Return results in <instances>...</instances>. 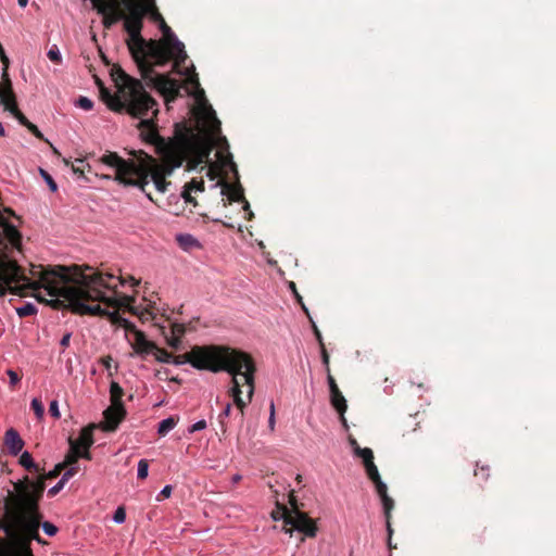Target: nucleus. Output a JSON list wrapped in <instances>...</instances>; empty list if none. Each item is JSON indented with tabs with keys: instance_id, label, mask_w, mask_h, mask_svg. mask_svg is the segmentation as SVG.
I'll list each match as a JSON object with an SVG mask.
<instances>
[{
	"instance_id": "nucleus-40",
	"label": "nucleus",
	"mask_w": 556,
	"mask_h": 556,
	"mask_svg": "<svg viewBox=\"0 0 556 556\" xmlns=\"http://www.w3.org/2000/svg\"><path fill=\"white\" fill-rule=\"evenodd\" d=\"M76 103L79 108L86 111L91 110L93 106V102L87 97H79Z\"/></svg>"
},
{
	"instance_id": "nucleus-54",
	"label": "nucleus",
	"mask_w": 556,
	"mask_h": 556,
	"mask_svg": "<svg viewBox=\"0 0 556 556\" xmlns=\"http://www.w3.org/2000/svg\"><path fill=\"white\" fill-rule=\"evenodd\" d=\"M139 318L142 321H148L150 319H153L154 317L148 308H143L139 314Z\"/></svg>"
},
{
	"instance_id": "nucleus-25",
	"label": "nucleus",
	"mask_w": 556,
	"mask_h": 556,
	"mask_svg": "<svg viewBox=\"0 0 556 556\" xmlns=\"http://www.w3.org/2000/svg\"><path fill=\"white\" fill-rule=\"evenodd\" d=\"M20 464L30 472H40L41 468L37 464L34 463L31 454L27 451L24 452L20 457Z\"/></svg>"
},
{
	"instance_id": "nucleus-22",
	"label": "nucleus",
	"mask_w": 556,
	"mask_h": 556,
	"mask_svg": "<svg viewBox=\"0 0 556 556\" xmlns=\"http://www.w3.org/2000/svg\"><path fill=\"white\" fill-rule=\"evenodd\" d=\"M63 162L66 166L71 165V168L74 174L79 175V177H83L85 180L88 181V178L85 176V170H87L88 173H91V166L89 164L84 165L83 159H76V161H75L76 164H74V163L71 164L70 160H67V159H63Z\"/></svg>"
},
{
	"instance_id": "nucleus-58",
	"label": "nucleus",
	"mask_w": 556,
	"mask_h": 556,
	"mask_svg": "<svg viewBox=\"0 0 556 556\" xmlns=\"http://www.w3.org/2000/svg\"><path fill=\"white\" fill-rule=\"evenodd\" d=\"M71 337H72V333L71 332H66L63 336V338L61 339L60 344H61L63 350H65L70 345Z\"/></svg>"
},
{
	"instance_id": "nucleus-47",
	"label": "nucleus",
	"mask_w": 556,
	"mask_h": 556,
	"mask_svg": "<svg viewBox=\"0 0 556 556\" xmlns=\"http://www.w3.org/2000/svg\"><path fill=\"white\" fill-rule=\"evenodd\" d=\"M231 409H232V406L230 403H228L225 408L223 409V412L219 414V422L222 425V427H224V424H225V418L229 417L230 414H231Z\"/></svg>"
},
{
	"instance_id": "nucleus-42",
	"label": "nucleus",
	"mask_w": 556,
	"mask_h": 556,
	"mask_svg": "<svg viewBox=\"0 0 556 556\" xmlns=\"http://www.w3.org/2000/svg\"><path fill=\"white\" fill-rule=\"evenodd\" d=\"M186 332V327L184 324H173L170 327V334L182 337Z\"/></svg>"
},
{
	"instance_id": "nucleus-52",
	"label": "nucleus",
	"mask_w": 556,
	"mask_h": 556,
	"mask_svg": "<svg viewBox=\"0 0 556 556\" xmlns=\"http://www.w3.org/2000/svg\"><path fill=\"white\" fill-rule=\"evenodd\" d=\"M206 428V421L205 420H199L197 421L195 424H193L190 428H189V432L190 433H193L195 431H200V430H203Z\"/></svg>"
},
{
	"instance_id": "nucleus-57",
	"label": "nucleus",
	"mask_w": 556,
	"mask_h": 556,
	"mask_svg": "<svg viewBox=\"0 0 556 556\" xmlns=\"http://www.w3.org/2000/svg\"><path fill=\"white\" fill-rule=\"evenodd\" d=\"M112 362H113V358L112 356L110 355H106V356H103L101 359H100V363L103 365V367L108 370L111 369V366H112Z\"/></svg>"
},
{
	"instance_id": "nucleus-13",
	"label": "nucleus",
	"mask_w": 556,
	"mask_h": 556,
	"mask_svg": "<svg viewBox=\"0 0 556 556\" xmlns=\"http://www.w3.org/2000/svg\"><path fill=\"white\" fill-rule=\"evenodd\" d=\"M126 414H127V412H126L125 405L111 404L103 412L105 422L102 426V429L108 432L115 431L117 429L118 425L125 419Z\"/></svg>"
},
{
	"instance_id": "nucleus-43",
	"label": "nucleus",
	"mask_w": 556,
	"mask_h": 556,
	"mask_svg": "<svg viewBox=\"0 0 556 556\" xmlns=\"http://www.w3.org/2000/svg\"><path fill=\"white\" fill-rule=\"evenodd\" d=\"M27 129H28V130H29V131H30V132H31L36 138L40 139V140H42V141H45V142H48V139H46V138L43 137V134L39 130V128H38L35 124L30 123V124L27 126Z\"/></svg>"
},
{
	"instance_id": "nucleus-32",
	"label": "nucleus",
	"mask_w": 556,
	"mask_h": 556,
	"mask_svg": "<svg viewBox=\"0 0 556 556\" xmlns=\"http://www.w3.org/2000/svg\"><path fill=\"white\" fill-rule=\"evenodd\" d=\"M49 60L53 63L61 64L62 63V55L60 53V50L56 45H53L48 53H47Z\"/></svg>"
},
{
	"instance_id": "nucleus-20",
	"label": "nucleus",
	"mask_w": 556,
	"mask_h": 556,
	"mask_svg": "<svg viewBox=\"0 0 556 556\" xmlns=\"http://www.w3.org/2000/svg\"><path fill=\"white\" fill-rule=\"evenodd\" d=\"M4 110L10 112L17 121L21 125H23L24 127L27 128V126L31 123L27 119V117L20 111L18 106H17V101L16 99L13 100V101H10V102H4V104H2Z\"/></svg>"
},
{
	"instance_id": "nucleus-31",
	"label": "nucleus",
	"mask_w": 556,
	"mask_h": 556,
	"mask_svg": "<svg viewBox=\"0 0 556 556\" xmlns=\"http://www.w3.org/2000/svg\"><path fill=\"white\" fill-rule=\"evenodd\" d=\"M108 319L113 324V325H117L119 327H124V325H127V320L126 318L122 317L116 311L115 312H109V314H106Z\"/></svg>"
},
{
	"instance_id": "nucleus-53",
	"label": "nucleus",
	"mask_w": 556,
	"mask_h": 556,
	"mask_svg": "<svg viewBox=\"0 0 556 556\" xmlns=\"http://www.w3.org/2000/svg\"><path fill=\"white\" fill-rule=\"evenodd\" d=\"M90 447H80L78 448L79 458H84L87 460H91V453L89 452Z\"/></svg>"
},
{
	"instance_id": "nucleus-60",
	"label": "nucleus",
	"mask_w": 556,
	"mask_h": 556,
	"mask_svg": "<svg viewBox=\"0 0 556 556\" xmlns=\"http://www.w3.org/2000/svg\"><path fill=\"white\" fill-rule=\"evenodd\" d=\"M123 328L126 330V332L134 333V336L136 334V330H138L136 326L129 320H127V325H124Z\"/></svg>"
},
{
	"instance_id": "nucleus-23",
	"label": "nucleus",
	"mask_w": 556,
	"mask_h": 556,
	"mask_svg": "<svg viewBox=\"0 0 556 556\" xmlns=\"http://www.w3.org/2000/svg\"><path fill=\"white\" fill-rule=\"evenodd\" d=\"M124 390L118 382L112 381L110 384V400L111 404L124 405L123 403Z\"/></svg>"
},
{
	"instance_id": "nucleus-34",
	"label": "nucleus",
	"mask_w": 556,
	"mask_h": 556,
	"mask_svg": "<svg viewBox=\"0 0 556 556\" xmlns=\"http://www.w3.org/2000/svg\"><path fill=\"white\" fill-rule=\"evenodd\" d=\"M40 527L42 528L43 532L49 536H54L59 531L56 526L49 521H42V519L40 520Z\"/></svg>"
},
{
	"instance_id": "nucleus-51",
	"label": "nucleus",
	"mask_w": 556,
	"mask_h": 556,
	"mask_svg": "<svg viewBox=\"0 0 556 556\" xmlns=\"http://www.w3.org/2000/svg\"><path fill=\"white\" fill-rule=\"evenodd\" d=\"M327 380L329 384L330 393L339 391L338 384L333 378V376L329 372H327Z\"/></svg>"
},
{
	"instance_id": "nucleus-29",
	"label": "nucleus",
	"mask_w": 556,
	"mask_h": 556,
	"mask_svg": "<svg viewBox=\"0 0 556 556\" xmlns=\"http://www.w3.org/2000/svg\"><path fill=\"white\" fill-rule=\"evenodd\" d=\"M16 313L22 318L23 317H28V316L35 315L37 313V308H36V306L34 304L26 303L23 306L17 307L16 308Z\"/></svg>"
},
{
	"instance_id": "nucleus-10",
	"label": "nucleus",
	"mask_w": 556,
	"mask_h": 556,
	"mask_svg": "<svg viewBox=\"0 0 556 556\" xmlns=\"http://www.w3.org/2000/svg\"><path fill=\"white\" fill-rule=\"evenodd\" d=\"M355 455L361 457L363 459L366 473L368 478L372 481L375 484L376 491L381 500L383 511L386 516L387 521V529L389 533V547L392 548L391 544V535L393 533V530L391 528V510L394 507V501L388 495V488L387 484L381 480V477L379 475L378 468L374 463V453L369 447H356Z\"/></svg>"
},
{
	"instance_id": "nucleus-48",
	"label": "nucleus",
	"mask_w": 556,
	"mask_h": 556,
	"mask_svg": "<svg viewBox=\"0 0 556 556\" xmlns=\"http://www.w3.org/2000/svg\"><path fill=\"white\" fill-rule=\"evenodd\" d=\"M191 192H192V191H191V190H189V188L185 186V188H184V191H182L181 195H182V198L185 199V202H186V203H190V204L195 205V204H197V202H195V199L191 195Z\"/></svg>"
},
{
	"instance_id": "nucleus-12",
	"label": "nucleus",
	"mask_w": 556,
	"mask_h": 556,
	"mask_svg": "<svg viewBox=\"0 0 556 556\" xmlns=\"http://www.w3.org/2000/svg\"><path fill=\"white\" fill-rule=\"evenodd\" d=\"M92 8L102 16L104 28L110 29L113 25L125 17L123 9L124 0H90Z\"/></svg>"
},
{
	"instance_id": "nucleus-37",
	"label": "nucleus",
	"mask_w": 556,
	"mask_h": 556,
	"mask_svg": "<svg viewBox=\"0 0 556 556\" xmlns=\"http://www.w3.org/2000/svg\"><path fill=\"white\" fill-rule=\"evenodd\" d=\"M475 476L477 478H480L482 481H486L490 476L489 466H477V469L475 470Z\"/></svg>"
},
{
	"instance_id": "nucleus-38",
	"label": "nucleus",
	"mask_w": 556,
	"mask_h": 556,
	"mask_svg": "<svg viewBox=\"0 0 556 556\" xmlns=\"http://www.w3.org/2000/svg\"><path fill=\"white\" fill-rule=\"evenodd\" d=\"M78 466H68L63 470L64 473L61 480L66 483L71 478H73L78 472Z\"/></svg>"
},
{
	"instance_id": "nucleus-15",
	"label": "nucleus",
	"mask_w": 556,
	"mask_h": 556,
	"mask_svg": "<svg viewBox=\"0 0 556 556\" xmlns=\"http://www.w3.org/2000/svg\"><path fill=\"white\" fill-rule=\"evenodd\" d=\"M9 67L3 66L1 75V87H0V103L10 102L16 99L13 90L12 81L8 73Z\"/></svg>"
},
{
	"instance_id": "nucleus-49",
	"label": "nucleus",
	"mask_w": 556,
	"mask_h": 556,
	"mask_svg": "<svg viewBox=\"0 0 556 556\" xmlns=\"http://www.w3.org/2000/svg\"><path fill=\"white\" fill-rule=\"evenodd\" d=\"M64 485H65V482L60 480L54 486L49 489L48 495L51 497L55 496L64 488Z\"/></svg>"
},
{
	"instance_id": "nucleus-28",
	"label": "nucleus",
	"mask_w": 556,
	"mask_h": 556,
	"mask_svg": "<svg viewBox=\"0 0 556 556\" xmlns=\"http://www.w3.org/2000/svg\"><path fill=\"white\" fill-rule=\"evenodd\" d=\"M177 241L184 249H191L198 245V241L191 235H179Z\"/></svg>"
},
{
	"instance_id": "nucleus-62",
	"label": "nucleus",
	"mask_w": 556,
	"mask_h": 556,
	"mask_svg": "<svg viewBox=\"0 0 556 556\" xmlns=\"http://www.w3.org/2000/svg\"><path fill=\"white\" fill-rule=\"evenodd\" d=\"M313 329H314V334L319 343V346L321 348V343H324L321 332L319 331V329L317 328V326L315 324L313 325Z\"/></svg>"
},
{
	"instance_id": "nucleus-19",
	"label": "nucleus",
	"mask_w": 556,
	"mask_h": 556,
	"mask_svg": "<svg viewBox=\"0 0 556 556\" xmlns=\"http://www.w3.org/2000/svg\"><path fill=\"white\" fill-rule=\"evenodd\" d=\"M330 397L332 406L340 414L342 422L345 424L344 413L348 408L346 400L344 399L340 390L330 393Z\"/></svg>"
},
{
	"instance_id": "nucleus-24",
	"label": "nucleus",
	"mask_w": 556,
	"mask_h": 556,
	"mask_svg": "<svg viewBox=\"0 0 556 556\" xmlns=\"http://www.w3.org/2000/svg\"><path fill=\"white\" fill-rule=\"evenodd\" d=\"M79 459L78 448L75 444H70V450L66 453L64 460L61 462V465L65 468L68 466H76L77 462Z\"/></svg>"
},
{
	"instance_id": "nucleus-30",
	"label": "nucleus",
	"mask_w": 556,
	"mask_h": 556,
	"mask_svg": "<svg viewBox=\"0 0 556 556\" xmlns=\"http://www.w3.org/2000/svg\"><path fill=\"white\" fill-rule=\"evenodd\" d=\"M30 407L34 410L36 417L38 419H42L45 415V407L42 402L39 399L35 397L31 400Z\"/></svg>"
},
{
	"instance_id": "nucleus-14",
	"label": "nucleus",
	"mask_w": 556,
	"mask_h": 556,
	"mask_svg": "<svg viewBox=\"0 0 556 556\" xmlns=\"http://www.w3.org/2000/svg\"><path fill=\"white\" fill-rule=\"evenodd\" d=\"M4 444L9 453L16 456L24 447V441L14 428H10L4 434Z\"/></svg>"
},
{
	"instance_id": "nucleus-4",
	"label": "nucleus",
	"mask_w": 556,
	"mask_h": 556,
	"mask_svg": "<svg viewBox=\"0 0 556 556\" xmlns=\"http://www.w3.org/2000/svg\"><path fill=\"white\" fill-rule=\"evenodd\" d=\"M125 10L124 28L128 33L127 46L136 62L142 79L148 86L159 90L167 101H174L180 97V85L176 79L166 75L156 74L150 60H144L147 40L141 36L144 15L138 0H124Z\"/></svg>"
},
{
	"instance_id": "nucleus-17",
	"label": "nucleus",
	"mask_w": 556,
	"mask_h": 556,
	"mask_svg": "<svg viewBox=\"0 0 556 556\" xmlns=\"http://www.w3.org/2000/svg\"><path fill=\"white\" fill-rule=\"evenodd\" d=\"M132 346L135 351L139 354H150L153 352V349H156V344L152 341L147 340L146 334L140 330H136Z\"/></svg>"
},
{
	"instance_id": "nucleus-9",
	"label": "nucleus",
	"mask_w": 556,
	"mask_h": 556,
	"mask_svg": "<svg viewBox=\"0 0 556 556\" xmlns=\"http://www.w3.org/2000/svg\"><path fill=\"white\" fill-rule=\"evenodd\" d=\"M237 350L223 345H194L185 354L173 356L172 363L181 365L189 363L199 370H208L219 372L222 370H230L228 359Z\"/></svg>"
},
{
	"instance_id": "nucleus-11",
	"label": "nucleus",
	"mask_w": 556,
	"mask_h": 556,
	"mask_svg": "<svg viewBox=\"0 0 556 556\" xmlns=\"http://www.w3.org/2000/svg\"><path fill=\"white\" fill-rule=\"evenodd\" d=\"M290 504L292 506V510H289L287 507H282V530L290 535H292L293 530H298L305 536L315 538L318 530L316 522L308 517L306 513H303L298 508L296 498L293 495V492L290 494Z\"/></svg>"
},
{
	"instance_id": "nucleus-2",
	"label": "nucleus",
	"mask_w": 556,
	"mask_h": 556,
	"mask_svg": "<svg viewBox=\"0 0 556 556\" xmlns=\"http://www.w3.org/2000/svg\"><path fill=\"white\" fill-rule=\"evenodd\" d=\"M47 479L40 475L36 481L25 476L14 482V490H8L0 498V556H35L31 542L47 544L39 535L43 518L39 502L46 490Z\"/></svg>"
},
{
	"instance_id": "nucleus-61",
	"label": "nucleus",
	"mask_w": 556,
	"mask_h": 556,
	"mask_svg": "<svg viewBox=\"0 0 556 556\" xmlns=\"http://www.w3.org/2000/svg\"><path fill=\"white\" fill-rule=\"evenodd\" d=\"M0 60L3 66L9 67L10 61L4 52V49H0Z\"/></svg>"
},
{
	"instance_id": "nucleus-7",
	"label": "nucleus",
	"mask_w": 556,
	"mask_h": 556,
	"mask_svg": "<svg viewBox=\"0 0 556 556\" xmlns=\"http://www.w3.org/2000/svg\"><path fill=\"white\" fill-rule=\"evenodd\" d=\"M159 26L163 33V38L161 40H148L144 60H150L153 64V68L155 66H164L168 61L173 60L174 70L179 74L186 75L187 79L190 76L197 75L193 66L191 70L186 68L185 72L180 71V67L188 58L185 51V45L177 39L165 21H162V24ZM195 77L198 78V76Z\"/></svg>"
},
{
	"instance_id": "nucleus-59",
	"label": "nucleus",
	"mask_w": 556,
	"mask_h": 556,
	"mask_svg": "<svg viewBox=\"0 0 556 556\" xmlns=\"http://www.w3.org/2000/svg\"><path fill=\"white\" fill-rule=\"evenodd\" d=\"M268 424H269V428L273 430L274 426H275V405L273 402L270 403V416H269Z\"/></svg>"
},
{
	"instance_id": "nucleus-6",
	"label": "nucleus",
	"mask_w": 556,
	"mask_h": 556,
	"mask_svg": "<svg viewBox=\"0 0 556 556\" xmlns=\"http://www.w3.org/2000/svg\"><path fill=\"white\" fill-rule=\"evenodd\" d=\"M230 370H225L231 375L232 387L228 394L239 409L241 419L244 415V408L251 403L255 390L256 365L252 356L243 351L237 350L228 359Z\"/></svg>"
},
{
	"instance_id": "nucleus-21",
	"label": "nucleus",
	"mask_w": 556,
	"mask_h": 556,
	"mask_svg": "<svg viewBox=\"0 0 556 556\" xmlns=\"http://www.w3.org/2000/svg\"><path fill=\"white\" fill-rule=\"evenodd\" d=\"M223 193L228 195L230 202H240L244 200L243 189L240 185L231 186L228 182L223 185Z\"/></svg>"
},
{
	"instance_id": "nucleus-50",
	"label": "nucleus",
	"mask_w": 556,
	"mask_h": 556,
	"mask_svg": "<svg viewBox=\"0 0 556 556\" xmlns=\"http://www.w3.org/2000/svg\"><path fill=\"white\" fill-rule=\"evenodd\" d=\"M172 490H173L172 485H165V486L163 488V490H162V491L159 493V495L156 496V500H157V501H162V500H164V498L169 497V496H170V494H172Z\"/></svg>"
},
{
	"instance_id": "nucleus-16",
	"label": "nucleus",
	"mask_w": 556,
	"mask_h": 556,
	"mask_svg": "<svg viewBox=\"0 0 556 556\" xmlns=\"http://www.w3.org/2000/svg\"><path fill=\"white\" fill-rule=\"evenodd\" d=\"M96 426L89 425L81 429L78 439L74 440L73 438H68V444H75L77 448L80 447H91L94 443L93 441V430Z\"/></svg>"
},
{
	"instance_id": "nucleus-44",
	"label": "nucleus",
	"mask_w": 556,
	"mask_h": 556,
	"mask_svg": "<svg viewBox=\"0 0 556 556\" xmlns=\"http://www.w3.org/2000/svg\"><path fill=\"white\" fill-rule=\"evenodd\" d=\"M113 519L117 523H122V522L125 521V519H126V511H125L124 507H118L115 510Z\"/></svg>"
},
{
	"instance_id": "nucleus-3",
	"label": "nucleus",
	"mask_w": 556,
	"mask_h": 556,
	"mask_svg": "<svg viewBox=\"0 0 556 556\" xmlns=\"http://www.w3.org/2000/svg\"><path fill=\"white\" fill-rule=\"evenodd\" d=\"M85 269L90 273L86 274L79 265H55L41 271L45 290L54 298L46 303L55 309L70 308L74 314L90 316H106L109 311L103 309L100 304L87 302H102L110 307H118V301L104 293V290L115 291L116 286L111 283L114 275L93 270L90 266Z\"/></svg>"
},
{
	"instance_id": "nucleus-56",
	"label": "nucleus",
	"mask_w": 556,
	"mask_h": 556,
	"mask_svg": "<svg viewBox=\"0 0 556 556\" xmlns=\"http://www.w3.org/2000/svg\"><path fill=\"white\" fill-rule=\"evenodd\" d=\"M282 507H286V506H285V505L277 504V510H274V511L271 513V517H273V519H275V520L282 519V520H283V517H282Z\"/></svg>"
},
{
	"instance_id": "nucleus-64",
	"label": "nucleus",
	"mask_w": 556,
	"mask_h": 556,
	"mask_svg": "<svg viewBox=\"0 0 556 556\" xmlns=\"http://www.w3.org/2000/svg\"><path fill=\"white\" fill-rule=\"evenodd\" d=\"M290 287H291V289L293 290V292H294V294H295V296H296V299H298L299 303L303 304V303H302V298L300 296V294H299V293L296 292V290H295V283H294V282H291V283H290ZM302 306H303V308L306 311L305 306H304V305H302Z\"/></svg>"
},
{
	"instance_id": "nucleus-41",
	"label": "nucleus",
	"mask_w": 556,
	"mask_h": 556,
	"mask_svg": "<svg viewBox=\"0 0 556 556\" xmlns=\"http://www.w3.org/2000/svg\"><path fill=\"white\" fill-rule=\"evenodd\" d=\"M165 338H166L167 344L170 348H173L175 350L179 349L180 343H181V338L180 337H177V336H174V334H170V336H166L165 334Z\"/></svg>"
},
{
	"instance_id": "nucleus-8",
	"label": "nucleus",
	"mask_w": 556,
	"mask_h": 556,
	"mask_svg": "<svg viewBox=\"0 0 556 556\" xmlns=\"http://www.w3.org/2000/svg\"><path fill=\"white\" fill-rule=\"evenodd\" d=\"M51 266L31 265L30 274L38 277V280L31 281L24 273L22 266L15 260H12L5 253L0 255V298H3L8 291L15 295H25L26 291H37L45 289L41 280V271H47Z\"/></svg>"
},
{
	"instance_id": "nucleus-45",
	"label": "nucleus",
	"mask_w": 556,
	"mask_h": 556,
	"mask_svg": "<svg viewBox=\"0 0 556 556\" xmlns=\"http://www.w3.org/2000/svg\"><path fill=\"white\" fill-rule=\"evenodd\" d=\"M320 354H321V359H323V363L326 367V370L327 372L330 371V367H329V354L326 350V346H325V343H321V348H320Z\"/></svg>"
},
{
	"instance_id": "nucleus-26",
	"label": "nucleus",
	"mask_w": 556,
	"mask_h": 556,
	"mask_svg": "<svg viewBox=\"0 0 556 556\" xmlns=\"http://www.w3.org/2000/svg\"><path fill=\"white\" fill-rule=\"evenodd\" d=\"M177 421H178V418H175V417H168L166 419H163L159 424L157 433L160 435L167 434L172 429L175 428V426L177 425Z\"/></svg>"
},
{
	"instance_id": "nucleus-27",
	"label": "nucleus",
	"mask_w": 556,
	"mask_h": 556,
	"mask_svg": "<svg viewBox=\"0 0 556 556\" xmlns=\"http://www.w3.org/2000/svg\"><path fill=\"white\" fill-rule=\"evenodd\" d=\"M152 354H154L155 359L161 363L169 364L172 363L173 354L167 352L165 349L159 348L156 345V349H153Z\"/></svg>"
},
{
	"instance_id": "nucleus-35",
	"label": "nucleus",
	"mask_w": 556,
	"mask_h": 556,
	"mask_svg": "<svg viewBox=\"0 0 556 556\" xmlns=\"http://www.w3.org/2000/svg\"><path fill=\"white\" fill-rule=\"evenodd\" d=\"M149 464L147 459H140L138 463V478L146 479L148 477Z\"/></svg>"
},
{
	"instance_id": "nucleus-5",
	"label": "nucleus",
	"mask_w": 556,
	"mask_h": 556,
	"mask_svg": "<svg viewBox=\"0 0 556 556\" xmlns=\"http://www.w3.org/2000/svg\"><path fill=\"white\" fill-rule=\"evenodd\" d=\"M111 77L114 81L117 93L112 94L105 87L99 89L100 99L114 112L126 111L132 117L147 116L152 110L157 113L156 101L144 90L139 79L129 76L119 65L114 64L111 68Z\"/></svg>"
},
{
	"instance_id": "nucleus-36",
	"label": "nucleus",
	"mask_w": 556,
	"mask_h": 556,
	"mask_svg": "<svg viewBox=\"0 0 556 556\" xmlns=\"http://www.w3.org/2000/svg\"><path fill=\"white\" fill-rule=\"evenodd\" d=\"M64 470V467L61 465V463L56 464L52 470H50L48 473H42V476L47 480H52L58 478L62 471Z\"/></svg>"
},
{
	"instance_id": "nucleus-63",
	"label": "nucleus",
	"mask_w": 556,
	"mask_h": 556,
	"mask_svg": "<svg viewBox=\"0 0 556 556\" xmlns=\"http://www.w3.org/2000/svg\"><path fill=\"white\" fill-rule=\"evenodd\" d=\"M127 308L130 314L136 315L138 317H139L140 312L143 309V308L132 306V305H128Z\"/></svg>"
},
{
	"instance_id": "nucleus-18",
	"label": "nucleus",
	"mask_w": 556,
	"mask_h": 556,
	"mask_svg": "<svg viewBox=\"0 0 556 556\" xmlns=\"http://www.w3.org/2000/svg\"><path fill=\"white\" fill-rule=\"evenodd\" d=\"M138 2L144 17L149 15L152 21L159 23V25L162 24L164 18L156 7L155 0H138Z\"/></svg>"
},
{
	"instance_id": "nucleus-46",
	"label": "nucleus",
	"mask_w": 556,
	"mask_h": 556,
	"mask_svg": "<svg viewBox=\"0 0 556 556\" xmlns=\"http://www.w3.org/2000/svg\"><path fill=\"white\" fill-rule=\"evenodd\" d=\"M49 413L52 417H54L55 419H59L61 414H60V410H59V404H58V401H52L50 403V406H49Z\"/></svg>"
},
{
	"instance_id": "nucleus-1",
	"label": "nucleus",
	"mask_w": 556,
	"mask_h": 556,
	"mask_svg": "<svg viewBox=\"0 0 556 556\" xmlns=\"http://www.w3.org/2000/svg\"><path fill=\"white\" fill-rule=\"evenodd\" d=\"M188 84L197 89L194 98L199 104L198 121L201 126L198 134L185 127L184 130L176 134L174 139L166 141L159 135L154 122L143 119L144 116H142L139 123L140 136L147 143L155 146L160 160L143 150H130L128 154L132 159L129 160H125L116 152L111 151L99 159L102 164L115 169L114 180L126 187H138L152 202L154 200L151 193L147 191L150 179L159 192H166L170 185L166 180L167 176H170L185 161L187 162V170H193L202 164L210 163V155L215 146L219 148L216 153L219 163L223 166H229L238 176L237 165L228 151V141L226 137L220 136V121L207 103L205 92L200 87L199 78L195 75L190 76Z\"/></svg>"
},
{
	"instance_id": "nucleus-33",
	"label": "nucleus",
	"mask_w": 556,
	"mask_h": 556,
	"mask_svg": "<svg viewBox=\"0 0 556 556\" xmlns=\"http://www.w3.org/2000/svg\"><path fill=\"white\" fill-rule=\"evenodd\" d=\"M39 173L41 175V177L43 178V180L47 182V185L49 186V189L52 191V192H55L58 190V185L56 182L54 181V179L52 178V176L45 169L42 168H39Z\"/></svg>"
},
{
	"instance_id": "nucleus-39",
	"label": "nucleus",
	"mask_w": 556,
	"mask_h": 556,
	"mask_svg": "<svg viewBox=\"0 0 556 556\" xmlns=\"http://www.w3.org/2000/svg\"><path fill=\"white\" fill-rule=\"evenodd\" d=\"M186 187L189 188V190L191 191H204V180L203 179H200V180H197V179H192L190 182H188L186 185Z\"/></svg>"
},
{
	"instance_id": "nucleus-55",
	"label": "nucleus",
	"mask_w": 556,
	"mask_h": 556,
	"mask_svg": "<svg viewBox=\"0 0 556 556\" xmlns=\"http://www.w3.org/2000/svg\"><path fill=\"white\" fill-rule=\"evenodd\" d=\"M8 375H9V378H10V384L11 386H15L16 383L20 382L21 377L15 371L8 370Z\"/></svg>"
}]
</instances>
